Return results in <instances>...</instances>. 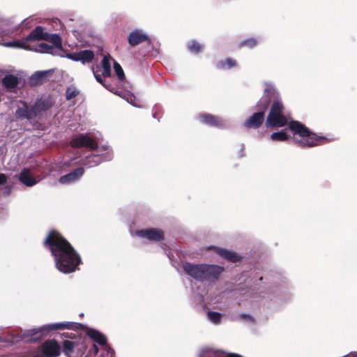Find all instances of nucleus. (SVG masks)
Here are the masks:
<instances>
[{"label": "nucleus", "instance_id": "obj_1", "mask_svg": "<svg viewBox=\"0 0 357 357\" xmlns=\"http://www.w3.org/2000/svg\"><path fill=\"white\" fill-rule=\"evenodd\" d=\"M54 258L56 268L63 273L75 271L80 264L79 256L71 245L58 232L51 231L45 241Z\"/></svg>", "mask_w": 357, "mask_h": 357}, {"label": "nucleus", "instance_id": "obj_2", "mask_svg": "<svg viewBox=\"0 0 357 357\" xmlns=\"http://www.w3.org/2000/svg\"><path fill=\"white\" fill-rule=\"evenodd\" d=\"M183 268L186 274L200 281L215 280L224 271L222 266L206 264H194L185 263L183 265Z\"/></svg>", "mask_w": 357, "mask_h": 357}, {"label": "nucleus", "instance_id": "obj_3", "mask_svg": "<svg viewBox=\"0 0 357 357\" xmlns=\"http://www.w3.org/2000/svg\"><path fill=\"white\" fill-rule=\"evenodd\" d=\"M289 128L293 133L294 142L300 146L312 147L322 144L325 137L318 136L298 121H291Z\"/></svg>", "mask_w": 357, "mask_h": 357}, {"label": "nucleus", "instance_id": "obj_4", "mask_svg": "<svg viewBox=\"0 0 357 357\" xmlns=\"http://www.w3.org/2000/svg\"><path fill=\"white\" fill-rule=\"evenodd\" d=\"M77 324L75 322H61L46 324L38 328H33L24 333L21 336V339L25 342H36L52 331L70 329Z\"/></svg>", "mask_w": 357, "mask_h": 357}, {"label": "nucleus", "instance_id": "obj_5", "mask_svg": "<svg viewBox=\"0 0 357 357\" xmlns=\"http://www.w3.org/2000/svg\"><path fill=\"white\" fill-rule=\"evenodd\" d=\"M283 105L280 100H276L271 109V111L266 121V126L267 128H280L291 121L289 118L283 114Z\"/></svg>", "mask_w": 357, "mask_h": 357}, {"label": "nucleus", "instance_id": "obj_6", "mask_svg": "<svg viewBox=\"0 0 357 357\" xmlns=\"http://www.w3.org/2000/svg\"><path fill=\"white\" fill-rule=\"evenodd\" d=\"M46 33L44 32L43 29L41 26L36 27L33 30L30 34L24 40H13L6 43L4 45L10 47L22 48L29 50H34V47L28 45V42L30 40H45L47 36Z\"/></svg>", "mask_w": 357, "mask_h": 357}, {"label": "nucleus", "instance_id": "obj_7", "mask_svg": "<svg viewBox=\"0 0 357 357\" xmlns=\"http://www.w3.org/2000/svg\"><path fill=\"white\" fill-rule=\"evenodd\" d=\"M45 40L52 43L51 45L45 43H39L34 45V51L40 53L56 54L61 49V40L57 34H47Z\"/></svg>", "mask_w": 357, "mask_h": 357}, {"label": "nucleus", "instance_id": "obj_8", "mask_svg": "<svg viewBox=\"0 0 357 357\" xmlns=\"http://www.w3.org/2000/svg\"><path fill=\"white\" fill-rule=\"evenodd\" d=\"M86 349V345L81 339L63 342V352L67 357H84Z\"/></svg>", "mask_w": 357, "mask_h": 357}, {"label": "nucleus", "instance_id": "obj_9", "mask_svg": "<svg viewBox=\"0 0 357 357\" xmlns=\"http://www.w3.org/2000/svg\"><path fill=\"white\" fill-rule=\"evenodd\" d=\"M61 354V347L56 341H45L35 351L33 357H57Z\"/></svg>", "mask_w": 357, "mask_h": 357}, {"label": "nucleus", "instance_id": "obj_10", "mask_svg": "<svg viewBox=\"0 0 357 357\" xmlns=\"http://www.w3.org/2000/svg\"><path fill=\"white\" fill-rule=\"evenodd\" d=\"M102 151H105L106 153L100 156L99 155H93L86 158V160L84 162V165L86 167H93L98 164H100L102 161L109 160L112 158V153L111 150L108 146L104 145L101 147Z\"/></svg>", "mask_w": 357, "mask_h": 357}, {"label": "nucleus", "instance_id": "obj_11", "mask_svg": "<svg viewBox=\"0 0 357 357\" xmlns=\"http://www.w3.org/2000/svg\"><path fill=\"white\" fill-rule=\"evenodd\" d=\"M31 22L30 17L24 19L21 24L13 25L11 23L7 22L2 24V29L0 31V36H10L17 32L20 29L29 28Z\"/></svg>", "mask_w": 357, "mask_h": 357}, {"label": "nucleus", "instance_id": "obj_12", "mask_svg": "<svg viewBox=\"0 0 357 357\" xmlns=\"http://www.w3.org/2000/svg\"><path fill=\"white\" fill-rule=\"evenodd\" d=\"M71 145L73 147H87L91 149L96 148V142L86 135H79L75 136L71 140Z\"/></svg>", "mask_w": 357, "mask_h": 357}, {"label": "nucleus", "instance_id": "obj_13", "mask_svg": "<svg viewBox=\"0 0 357 357\" xmlns=\"http://www.w3.org/2000/svg\"><path fill=\"white\" fill-rule=\"evenodd\" d=\"M278 94L274 86L271 84H265L264 95L261 97L258 102L257 107L259 109H266L269 105L271 94Z\"/></svg>", "mask_w": 357, "mask_h": 357}, {"label": "nucleus", "instance_id": "obj_14", "mask_svg": "<svg viewBox=\"0 0 357 357\" xmlns=\"http://www.w3.org/2000/svg\"><path fill=\"white\" fill-rule=\"evenodd\" d=\"M128 43L131 46H136L139 43L148 40V34L142 29H136L132 31L128 36Z\"/></svg>", "mask_w": 357, "mask_h": 357}, {"label": "nucleus", "instance_id": "obj_15", "mask_svg": "<svg viewBox=\"0 0 357 357\" xmlns=\"http://www.w3.org/2000/svg\"><path fill=\"white\" fill-rule=\"evenodd\" d=\"M66 56L71 60L86 63L93 60L94 54L91 50H83L73 54H68Z\"/></svg>", "mask_w": 357, "mask_h": 357}, {"label": "nucleus", "instance_id": "obj_16", "mask_svg": "<svg viewBox=\"0 0 357 357\" xmlns=\"http://www.w3.org/2000/svg\"><path fill=\"white\" fill-rule=\"evenodd\" d=\"M136 234L138 236L146 238L150 241H160L163 238V232L158 229L139 230Z\"/></svg>", "mask_w": 357, "mask_h": 357}, {"label": "nucleus", "instance_id": "obj_17", "mask_svg": "<svg viewBox=\"0 0 357 357\" xmlns=\"http://www.w3.org/2000/svg\"><path fill=\"white\" fill-rule=\"evenodd\" d=\"M200 122L214 127H221L224 126V121L220 117L215 116L208 114H203L199 116Z\"/></svg>", "mask_w": 357, "mask_h": 357}, {"label": "nucleus", "instance_id": "obj_18", "mask_svg": "<svg viewBox=\"0 0 357 357\" xmlns=\"http://www.w3.org/2000/svg\"><path fill=\"white\" fill-rule=\"evenodd\" d=\"M84 174L82 168H78L75 171L61 176L59 181L61 184L67 185L73 183L79 180Z\"/></svg>", "mask_w": 357, "mask_h": 357}, {"label": "nucleus", "instance_id": "obj_19", "mask_svg": "<svg viewBox=\"0 0 357 357\" xmlns=\"http://www.w3.org/2000/svg\"><path fill=\"white\" fill-rule=\"evenodd\" d=\"M264 120V112H259L254 114L245 122V126L248 128H258Z\"/></svg>", "mask_w": 357, "mask_h": 357}, {"label": "nucleus", "instance_id": "obj_20", "mask_svg": "<svg viewBox=\"0 0 357 357\" xmlns=\"http://www.w3.org/2000/svg\"><path fill=\"white\" fill-rule=\"evenodd\" d=\"M20 181L26 186H32L38 183V180L34 178L29 169H24L20 176Z\"/></svg>", "mask_w": 357, "mask_h": 357}, {"label": "nucleus", "instance_id": "obj_21", "mask_svg": "<svg viewBox=\"0 0 357 357\" xmlns=\"http://www.w3.org/2000/svg\"><path fill=\"white\" fill-rule=\"evenodd\" d=\"M215 252L218 253L222 257L231 261L236 262L240 260L241 257L236 252H231L222 248H215Z\"/></svg>", "mask_w": 357, "mask_h": 357}, {"label": "nucleus", "instance_id": "obj_22", "mask_svg": "<svg viewBox=\"0 0 357 357\" xmlns=\"http://www.w3.org/2000/svg\"><path fill=\"white\" fill-rule=\"evenodd\" d=\"M114 63V60L110 56H104L102 61V75L104 77H109L111 75V64Z\"/></svg>", "mask_w": 357, "mask_h": 357}, {"label": "nucleus", "instance_id": "obj_23", "mask_svg": "<svg viewBox=\"0 0 357 357\" xmlns=\"http://www.w3.org/2000/svg\"><path fill=\"white\" fill-rule=\"evenodd\" d=\"M2 83L8 89H13L18 84V78L15 75H8L3 78Z\"/></svg>", "mask_w": 357, "mask_h": 357}, {"label": "nucleus", "instance_id": "obj_24", "mask_svg": "<svg viewBox=\"0 0 357 357\" xmlns=\"http://www.w3.org/2000/svg\"><path fill=\"white\" fill-rule=\"evenodd\" d=\"M88 335L99 344L104 345L106 343L105 337L98 331L90 329L87 332Z\"/></svg>", "mask_w": 357, "mask_h": 357}, {"label": "nucleus", "instance_id": "obj_25", "mask_svg": "<svg viewBox=\"0 0 357 357\" xmlns=\"http://www.w3.org/2000/svg\"><path fill=\"white\" fill-rule=\"evenodd\" d=\"M289 138V136L284 130L275 132L270 135V139L273 142H285Z\"/></svg>", "mask_w": 357, "mask_h": 357}, {"label": "nucleus", "instance_id": "obj_26", "mask_svg": "<svg viewBox=\"0 0 357 357\" xmlns=\"http://www.w3.org/2000/svg\"><path fill=\"white\" fill-rule=\"evenodd\" d=\"M123 98L134 107H140L139 100L132 93L128 92L124 93Z\"/></svg>", "mask_w": 357, "mask_h": 357}, {"label": "nucleus", "instance_id": "obj_27", "mask_svg": "<svg viewBox=\"0 0 357 357\" xmlns=\"http://www.w3.org/2000/svg\"><path fill=\"white\" fill-rule=\"evenodd\" d=\"M207 317L212 323L218 324L220 322L222 314L217 312H208L207 313Z\"/></svg>", "mask_w": 357, "mask_h": 357}, {"label": "nucleus", "instance_id": "obj_28", "mask_svg": "<svg viewBox=\"0 0 357 357\" xmlns=\"http://www.w3.org/2000/svg\"><path fill=\"white\" fill-rule=\"evenodd\" d=\"M236 65L234 60L231 59H227L225 61H222L218 63V67L222 69L231 68Z\"/></svg>", "mask_w": 357, "mask_h": 357}, {"label": "nucleus", "instance_id": "obj_29", "mask_svg": "<svg viewBox=\"0 0 357 357\" xmlns=\"http://www.w3.org/2000/svg\"><path fill=\"white\" fill-rule=\"evenodd\" d=\"M49 73L50 71H38L31 76V81L34 83L42 81Z\"/></svg>", "mask_w": 357, "mask_h": 357}, {"label": "nucleus", "instance_id": "obj_30", "mask_svg": "<svg viewBox=\"0 0 357 357\" xmlns=\"http://www.w3.org/2000/svg\"><path fill=\"white\" fill-rule=\"evenodd\" d=\"M188 48L192 53H198L202 50V46L199 43L192 40L188 44Z\"/></svg>", "mask_w": 357, "mask_h": 357}, {"label": "nucleus", "instance_id": "obj_31", "mask_svg": "<svg viewBox=\"0 0 357 357\" xmlns=\"http://www.w3.org/2000/svg\"><path fill=\"white\" fill-rule=\"evenodd\" d=\"M114 69L119 79L123 80L125 78L123 70L121 66L115 61H114Z\"/></svg>", "mask_w": 357, "mask_h": 357}, {"label": "nucleus", "instance_id": "obj_32", "mask_svg": "<svg viewBox=\"0 0 357 357\" xmlns=\"http://www.w3.org/2000/svg\"><path fill=\"white\" fill-rule=\"evenodd\" d=\"M16 116L17 117L22 118V117H29V114L28 111L27 106L25 104H23V107L19 108L15 113Z\"/></svg>", "mask_w": 357, "mask_h": 357}, {"label": "nucleus", "instance_id": "obj_33", "mask_svg": "<svg viewBox=\"0 0 357 357\" xmlns=\"http://www.w3.org/2000/svg\"><path fill=\"white\" fill-rule=\"evenodd\" d=\"M257 40L255 38H249L241 43V46H246L250 48L255 47L257 44Z\"/></svg>", "mask_w": 357, "mask_h": 357}, {"label": "nucleus", "instance_id": "obj_34", "mask_svg": "<svg viewBox=\"0 0 357 357\" xmlns=\"http://www.w3.org/2000/svg\"><path fill=\"white\" fill-rule=\"evenodd\" d=\"M78 94V91L75 87H69L66 90V98L70 100Z\"/></svg>", "mask_w": 357, "mask_h": 357}, {"label": "nucleus", "instance_id": "obj_35", "mask_svg": "<svg viewBox=\"0 0 357 357\" xmlns=\"http://www.w3.org/2000/svg\"><path fill=\"white\" fill-rule=\"evenodd\" d=\"M105 351L107 352V354L109 355L110 357H115L114 350L112 349L109 347H108L107 345H105Z\"/></svg>", "mask_w": 357, "mask_h": 357}, {"label": "nucleus", "instance_id": "obj_36", "mask_svg": "<svg viewBox=\"0 0 357 357\" xmlns=\"http://www.w3.org/2000/svg\"><path fill=\"white\" fill-rule=\"evenodd\" d=\"M92 70H93V68H92ZM93 72L94 76H95V77H96V79L99 83L102 84V85H104L105 87H107V86L103 84V82H102V79L101 77H100L99 75H97V74L94 72V70H93Z\"/></svg>", "mask_w": 357, "mask_h": 357}, {"label": "nucleus", "instance_id": "obj_37", "mask_svg": "<svg viewBox=\"0 0 357 357\" xmlns=\"http://www.w3.org/2000/svg\"><path fill=\"white\" fill-rule=\"evenodd\" d=\"M7 178L5 174H0V185L3 184L6 182Z\"/></svg>", "mask_w": 357, "mask_h": 357}, {"label": "nucleus", "instance_id": "obj_38", "mask_svg": "<svg viewBox=\"0 0 357 357\" xmlns=\"http://www.w3.org/2000/svg\"><path fill=\"white\" fill-rule=\"evenodd\" d=\"M242 317L248 319V321H250L251 322L254 321V319L250 315L245 314V315H243Z\"/></svg>", "mask_w": 357, "mask_h": 357}]
</instances>
